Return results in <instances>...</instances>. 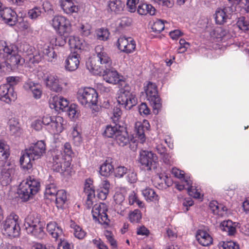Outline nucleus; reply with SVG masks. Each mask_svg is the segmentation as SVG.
<instances>
[{"mask_svg":"<svg viewBox=\"0 0 249 249\" xmlns=\"http://www.w3.org/2000/svg\"><path fill=\"white\" fill-rule=\"evenodd\" d=\"M139 161L147 170L157 169L159 163L157 156L151 151L142 150L140 152Z\"/></svg>","mask_w":249,"mask_h":249,"instance_id":"6e6552de","label":"nucleus"},{"mask_svg":"<svg viewBox=\"0 0 249 249\" xmlns=\"http://www.w3.org/2000/svg\"><path fill=\"white\" fill-rule=\"evenodd\" d=\"M132 20L130 18L124 17L120 18L119 23V27L121 28H124L129 26L131 24Z\"/></svg>","mask_w":249,"mask_h":249,"instance_id":"e2e57ef3","label":"nucleus"},{"mask_svg":"<svg viewBox=\"0 0 249 249\" xmlns=\"http://www.w3.org/2000/svg\"><path fill=\"white\" fill-rule=\"evenodd\" d=\"M64 160H65V158L63 154L60 152L57 151L53 157V169L54 170L56 166L59 165Z\"/></svg>","mask_w":249,"mask_h":249,"instance_id":"3c124183","label":"nucleus"},{"mask_svg":"<svg viewBox=\"0 0 249 249\" xmlns=\"http://www.w3.org/2000/svg\"><path fill=\"white\" fill-rule=\"evenodd\" d=\"M44 82L47 88L51 90L58 92L61 91L62 88L59 84V79L56 76L47 74L44 76Z\"/></svg>","mask_w":249,"mask_h":249,"instance_id":"f3484780","label":"nucleus"},{"mask_svg":"<svg viewBox=\"0 0 249 249\" xmlns=\"http://www.w3.org/2000/svg\"><path fill=\"white\" fill-rule=\"evenodd\" d=\"M107 210V205L104 203L95 204L92 210L93 219L101 224L108 225L109 220L106 213Z\"/></svg>","mask_w":249,"mask_h":249,"instance_id":"9b49d317","label":"nucleus"},{"mask_svg":"<svg viewBox=\"0 0 249 249\" xmlns=\"http://www.w3.org/2000/svg\"><path fill=\"white\" fill-rule=\"evenodd\" d=\"M60 242L58 244L57 249H72L73 245L69 243L67 240L60 239Z\"/></svg>","mask_w":249,"mask_h":249,"instance_id":"69168bd1","label":"nucleus"},{"mask_svg":"<svg viewBox=\"0 0 249 249\" xmlns=\"http://www.w3.org/2000/svg\"><path fill=\"white\" fill-rule=\"evenodd\" d=\"M69 159H67V158L65 157V160L61 162L59 165H57L56 168H54V171L61 173H64L65 172L68 171L71 165Z\"/></svg>","mask_w":249,"mask_h":249,"instance_id":"a18cd8bd","label":"nucleus"},{"mask_svg":"<svg viewBox=\"0 0 249 249\" xmlns=\"http://www.w3.org/2000/svg\"><path fill=\"white\" fill-rule=\"evenodd\" d=\"M70 226L73 229V233L76 238L82 239L85 237L86 233L80 226L74 222H72Z\"/></svg>","mask_w":249,"mask_h":249,"instance_id":"a19ab883","label":"nucleus"},{"mask_svg":"<svg viewBox=\"0 0 249 249\" xmlns=\"http://www.w3.org/2000/svg\"><path fill=\"white\" fill-rule=\"evenodd\" d=\"M237 26L241 30L249 31V21L246 19L245 17H241L236 23Z\"/></svg>","mask_w":249,"mask_h":249,"instance_id":"09e8293b","label":"nucleus"},{"mask_svg":"<svg viewBox=\"0 0 249 249\" xmlns=\"http://www.w3.org/2000/svg\"><path fill=\"white\" fill-rule=\"evenodd\" d=\"M68 35L65 34L63 35H60V36L55 38V44L56 46H63L66 43L67 40H68Z\"/></svg>","mask_w":249,"mask_h":249,"instance_id":"6e6d98bb","label":"nucleus"},{"mask_svg":"<svg viewBox=\"0 0 249 249\" xmlns=\"http://www.w3.org/2000/svg\"><path fill=\"white\" fill-rule=\"evenodd\" d=\"M122 114V112L120 108L117 107L114 108L113 110V116L111 119L115 124L119 121Z\"/></svg>","mask_w":249,"mask_h":249,"instance_id":"0e129e2a","label":"nucleus"},{"mask_svg":"<svg viewBox=\"0 0 249 249\" xmlns=\"http://www.w3.org/2000/svg\"><path fill=\"white\" fill-rule=\"evenodd\" d=\"M121 127L120 125H117V124L115 126L107 125L104 130L103 135L107 138H115L117 132L120 130Z\"/></svg>","mask_w":249,"mask_h":249,"instance_id":"4c0bfd02","label":"nucleus"},{"mask_svg":"<svg viewBox=\"0 0 249 249\" xmlns=\"http://www.w3.org/2000/svg\"><path fill=\"white\" fill-rule=\"evenodd\" d=\"M142 194L147 200L154 201L158 200V196L151 188H146L142 191Z\"/></svg>","mask_w":249,"mask_h":249,"instance_id":"79ce46f5","label":"nucleus"},{"mask_svg":"<svg viewBox=\"0 0 249 249\" xmlns=\"http://www.w3.org/2000/svg\"><path fill=\"white\" fill-rule=\"evenodd\" d=\"M49 103L51 108L55 110L59 109L64 111L69 105V102L66 99L58 96H54L51 98Z\"/></svg>","mask_w":249,"mask_h":249,"instance_id":"6ab92c4d","label":"nucleus"},{"mask_svg":"<svg viewBox=\"0 0 249 249\" xmlns=\"http://www.w3.org/2000/svg\"><path fill=\"white\" fill-rule=\"evenodd\" d=\"M25 61H26L25 59L21 57L18 51L17 53H14L7 57V63L8 65L7 67L11 69H14L18 67V65H22Z\"/></svg>","mask_w":249,"mask_h":249,"instance_id":"b1692460","label":"nucleus"},{"mask_svg":"<svg viewBox=\"0 0 249 249\" xmlns=\"http://www.w3.org/2000/svg\"><path fill=\"white\" fill-rule=\"evenodd\" d=\"M61 119L60 117H53L52 122H51L48 127L51 132L55 133L62 131V125L61 123Z\"/></svg>","mask_w":249,"mask_h":249,"instance_id":"2f4dec72","label":"nucleus"},{"mask_svg":"<svg viewBox=\"0 0 249 249\" xmlns=\"http://www.w3.org/2000/svg\"><path fill=\"white\" fill-rule=\"evenodd\" d=\"M77 98L82 105L90 107L96 105L98 94L94 89L85 88L78 90L77 94Z\"/></svg>","mask_w":249,"mask_h":249,"instance_id":"39448f33","label":"nucleus"},{"mask_svg":"<svg viewBox=\"0 0 249 249\" xmlns=\"http://www.w3.org/2000/svg\"><path fill=\"white\" fill-rule=\"evenodd\" d=\"M10 155L9 146L6 142L0 140V160H5L8 159Z\"/></svg>","mask_w":249,"mask_h":249,"instance_id":"f704fd0d","label":"nucleus"},{"mask_svg":"<svg viewBox=\"0 0 249 249\" xmlns=\"http://www.w3.org/2000/svg\"><path fill=\"white\" fill-rule=\"evenodd\" d=\"M154 3L167 8H171L174 5L173 0H151Z\"/></svg>","mask_w":249,"mask_h":249,"instance_id":"4d7b16f0","label":"nucleus"},{"mask_svg":"<svg viewBox=\"0 0 249 249\" xmlns=\"http://www.w3.org/2000/svg\"><path fill=\"white\" fill-rule=\"evenodd\" d=\"M24 89L27 90L32 91L33 96L36 99L40 98L42 91L38 85L35 84L32 82H27L24 85Z\"/></svg>","mask_w":249,"mask_h":249,"instance_id":"c85d7f7f","label":"nucleus"},{"mask_svg":"<svg viewBox=\"0 0 249 249\" xmlns=\"http://www.w3.org/2000/svg\"><path fill=\"white\" fill-rule=\"evenodd\" d=\"M60 7L64 13L70 16L77 14L79 10L78 6L74 2L67 3V4Z\"/></svg>","mask_w":249,"mask_h":249,"instance_id":"72a5a7b5","label":"nucleus"},{"mask_svg":"<svg viewBox=\"0 0 249 249\" xmlns=\"http://www.w3.org/2000/svg\"><path fill=\"white\" fill-rule=\"evenodd\" d=\"M17 98L16 93L14 92L13 87L10 85H2L0 86V100L9 103L14 101Z\"/></svg>","mask_w":249,"mask_h":249,"instance_id":"4468645a","label":"nucleus"},{"mask_svg":"<svg viewBox=\"0 0 249 249\" xmlns=\"http://www.w3.org/2000/svg\"><path fill=\"white\" fill-rule=\"evenodd\" d=\"M129 90L130 88L127 86L122 89L117 99L118 103L123 106L126 109H130L137 103L135 95Z\"/></svg>","mask_w":249,"mask_h":249,"instance_id":"423d86ee","label":"nucleus"},{"mask_svg":"<svg viewBox=\"0 0 249 249\" xmlns=\"http://www.w3.org/2000/svg\"><path fill=\"white\" fill-rule=\"evenodd\" d=\"M96 57L87 63V67L89 71L94 74H101L103 70L110 67L112 60L102 46L95 48Z\"/></svg>","mask_w":249,"mask_h":249,"instance_id":"f257e3e1","label":"nucleus"},{"mask_svg":"<svg viewBox=\"0 0 249 249\" xmlns=\"http://www.w3.org/2000/svg\"><path fill=\"white\" fill-rule=\"evenodd\" d=\"M46 151V145L44 141H38L36 143L25 150L20 158L21 167L28 170L32 167V161L40 158Z\"/></svg>","mask_w":249,"mask_h":249,"instance_id":"f03ea898","label":"nucleus"},{"mask_svg":"<svg viewBox=\"0 0 249 249\" xmlns=\"http://www.w3.org/2000/svg\"><path fill=\"white\" fill-rule=\"evenodd\" d=\"M52 26L60 35L69 34L71 32V24L65 17L56 16L52 19Z\"/></svg>","mask_w":249,"mask_h":249,"instance_id":"f8f14e48","label":"nucleus"},{"mask_svg":"<svg viewBox=\"0 0 249 249\" xmlns=\"http://www.w3.org/2000/svg\"><path fill=\"white\" fill-rule=\"evenodd\" d=\"M63 149L66 157L70 159V157L73 154L71 144L69 142H66L63 145Z\"/></svg>","mask_w":249,"mask_h":249,"instance_id":"774afa93","label":"nucleus"},{"mask_svg":"<svg viewBox=\"0 0 249 249\" xmlns=\"http://www.w3.org/2000/svg\"><path fill=\"white\" fill-rule=\"evenodd\" d=\"M124 3L121 0H108L107 2V10L112 14H119L124 10Z\"/></svg>","mask_w":249,"mask_h":249,"instance_id":"412c9836","label":"nucleus"},{"mask_svg":"<svg viewBox=\"0 0 249 249\" xmlns=\"http://www.w3.org/2000/svg\"><path fill=\"white\" fill-rule=\"evenodd\" d=\"M2 49L4 53V55L6 58L18 51V47L14 44L8 45L5 43V45L2 46Z\"/></svg>","mask_w":249,"mask_h":249,"instance_id":"37998d69","label":"nucleus"},{"mask_svg":"<svg viewBox=\"0 0 249 249\" xmlns=\"http://www.w3.org/2000/svg\"><path fill=\"white\" fill-rule=\"evenodd\" d=\"M117 45L119 50L126 53H132L136 48L135 41L131 37H120Z\"/></svg>","mask_w":249,"mask_h":249,"instance_id":"2eb2a0df","label":"nucleus"},{"mask_svg":"<svg viewBox=\"0 0 249 249\" xmlns=\"http://www.w3.org/2000/svg\"><path fill=\"white\" fill-rule=\"evenodd\" d=\"M232 225L231 221L227 220L221 222L220 226L221 230L227 232L229 235L232 236L236 232V229Z\"/></svg>","mask_w":249,"mask_h":249,"instance_id":"e433bc0d","label":"nucleus"},{"mask_svg":"<svg viewBox=\"0 0 249 249\" xmlns=\"http://www.w3.org/2000/svg\"><path fill=\"white\" fill-rule=\"evenodd\" d=\"M54 198H55L57 207L63 208L67 201L66 192L64 190H58Z\"/></svg>","mask_w":249,"mask_h":249,"instance_id":"7c9ffc66","label":"nucleus"},{"mask_svg":"<svg viewBox=\"0 0 249 249\" xmlns=\"http://www.w3.org/2000/svg\"><path fill=\"white\" fill-rule=\"evenodd\" d=\"M68 44L71 49L82 50L84 48V40L75 36H68Z\"/></svg>","mask_w":249,"mask_h":249,"instance_id":"cd10ccee","label":"nucleus"},{"mask_svg":"<svg viewBox=\"0 0 249 249\" xmlns=\"http://www.w3.org/2000/svg\"><path fill=\"white\" fill-rule=\"evenodd\" d=\"M42 11L41 8L39 7H35L32 9L29 10L28 16L32 19H36L40 16Z\"/></svg>","mask_w":249,"mask_h":249,"instance_id":"603ef678","label":"nucleus"},{"mask_svg":"<svg viewBox=\"0 0 249 249\" xmlns=\"http://www.w3.org/2000/svg\"><path fill=\"white\" fill-rule=\"evenodd\" d=\"M113 170V166L106 160L100 166L99 172L102 176L108 177L112 173Z\"/></svg>","mask_w":249,"mask_h":249,"instance_id":"ea45409f","label":"nucleus"},{"mask_svg":"<svg viewBox=\"0 0 249 249\" xmlns=\"http://www.w3.org/2000/svg\"><path fill=\"white\" fill-rule=\"evenodd\" d=\"M20 49L24 53V59L29 64H37L41 61L42 55L29 44L22 43L20 45Z\"/></svg>","mask_w":249,"mask_h":249,"instance_id":"1a4fd4ad","label":"nucleus"},{"mask_svg":"<svg viewBox=\"0 0 249 249\" xmlns=\"http://www.w3.org/2000/svg\"><path fill=\"white\" fill-rule=\"evenodd\" d=\"M79 55L75 52L69 55L65 61L66 69L69 71L76 70L79 65Z\"/></svg>","mask_w":249,"mask_h":249,"instance_id":"4be33fe9","label":"nucleus"},{"mask_svg":"<svg viewBox=\"0 0 249 249\" xmlns=\"http://www.w3.org/2000/svg\"><path fill=\"white\" fill-rule=\"evenodd\" d=\"M196 238L198 243L203 246H208L213 242L212 237L208 232L203 230L197 231Z\"/></svg>","mask_w":249,"mask_h":249,"instance_id":"393cba45","label":"nucleus"},{"mask_svg":"<svg viewBox=\"0 0 249 249\" xmlns=\"http://www.w3.org/2000/svg\"><path fill=\"white\" fill-rule=\"evenodd\" d=\"M101 74L104 80L110 84H116L120 80L117 71L111 66L103 69Z\"/></svg>","mask_w":249,"mask_h":249,"instance_id":"dca6fc26","label":"nucleus"},{"mask_svg":"<svg viewBox=\"0 0 249 249\" xmlns=\"http://www.w3.org/2000/svg\"><path fill=\"white\" fill-rule=\"evenodd\" d=\"M18 216L10 214L4 221L3 229L5 234L10 237H16L19 234L20 227L18 222Z\"/></svg>","mask_w":249,"mask_h":249,"instance_id":"0eeeda50","label":"nucleus"},{"mask_svg":"<svg viewBox=\"0 0 249 249\" xmlns=\"http://www.w3.org/2000/svg\"><path fill=\"white\" fill-rule=\"evenodd\" d=\"M46 229L48 232L56 240L60 237L63 234L62 230L57 226L55 222L49 223L47 225Z\"/></svg>","mask_w":249,"mask_h":249,"instance_id":"a878e982","label":"nucleus"},{"mask_svg":"<svg viewBox=\"0 0 249 249\" xmlns=\"http://www.w3.org/2000/svg\"><path fill=\"white\" fill-rule=\"evenodd\" d=\"M179 43L180 47L178 49V53L185 52L190 46V44L186 42L184 39H180Z\"/></svg>","mask_w":249,"mask_h":249,"instance_id":"338daca9","label":"nucleus"},{"mask_svg":"<svg viewBox=\"0 0 249 249\" xmlns=\"http://www.w3.org/2000/svg\"><path fill=\"white\" fill-rule=\"evenodd\" d=\"M76 106L75 104H71L68 107L65 111H67L69 117L71 119H74L78 117V113L76 110Z\"/></svg>","mask_w":249,"mask_h":249,"instance_id":"864d4df0","label":"nucleus"},{"mask_svg":"<svg viewBox=\"0 0 249 249\" xmlns=\"http://www.w3.org/2000/svg\"><path fill=\"white\" fill-rule=\"evenodd\" d=\"M109 36L108 31L104 29H100L97 31V37L100 40H106Z\"/></svg>","mask_w":249,"mask_h":249,"instance_id":"13d9d810","label":"nucleus"},{"mask_svg":"<svg viewBox=\"0 0 249 249\" xmlns=\"http://www.w3.org/2000/svg\"><path fill=\"white\" fill-rule=\"evenodd\" d=\"M145 130H148V127L147 126H144L143 124H142L140 122H138L136 124V137L138 138L141 143H143L145 140V136L144 134V131Z\"/></svg>","mask_w":249,"mask_h":249,"instance_id":"473e14b6","label":"nucleus"},{"mask_svg":"<svg viewBox=\"0 0 249 249\" xmlns=\"http://www.w3.org/2000/svg\"><path fill=\"white\" fill-rule=\"evenodd\" d=\"M84 192L89 196H95V190L93 181L90 178L87 179L85 182Z\"/></svg>","mask_w":249,"mask_h":249,"instance_id":"c03bdc74","label":"nucleus"},{"mask_svg":"<svg viewBox=\"0 0 249 249\" xmlns=\"http://www.w3.org/2000/svg\"><path fill=\"white\" fill-rule=\"evenodd\" d=\"M220 249H239V245L233 241H223L219 243Z\"/></svg>","mask_w":249,"mask_h":249,"instance_id":"49530a36","label":"nucleus"},{"mask_svg":"<svg viewBox=\"0 0 249 249\" xmlns=\"http://www.w3.org/2000/svg\"><path fill=\"white\" fill-rule=\"evenodd\" d=\"M114 200L116 204L118 205V207H120V209H122L124 205V197L123 194L121 193H116L114 196Z\"/></svg>","mask_w":249,"mask_h":249,"instance_id":"5fc2aeb1","label":"nucleus"},{"mask_svg":"<svg viewBox=\"0 0 249 249\" xmlns=\"http://www.w3.org/2000/svg\"><path fill=\"white\" fill-rule=\"evenodd\" d=\"M9 131L10 134L16 136H19L22 132L19 123L17 119L13 118L9 120Z\"/></svg>","mask_w":249,"mask_h":249,"instance_id":"c756f323","label":"nucleus"},{"mask_svg":"<svg viewBox=\"0 0 249 249\" xmlns=\"http://www.w3.org/2000/svg\"><path fill=\"white\" fill-rule=\"evenodd\" d=\"M172 174L176 178H183L185 182L186 183V185L188 186L187 189L188 193L189 195L195 198H198L200 196V193L197 192L194 193L193 189H192V182L190 180L184 179L183 171L180 170L176 168H173L172 170Z\"/></svg>","mask_w":249,"mask_h":249,"instance_id":"aec40b11","label":"nucleus"},{"mask_svg":"<svg viewBox=\"0 0 249 249\" xmlns=\"http://www.w3.org/2000/svg\"><path fill=\"white\" fill-rule=\"evenodd\" d=\"M139 0H127L126 7L128 11L131 13L135 12L136 10V4L139 2Z\"/></svg>","mask_w":249,"mask_h":249,"instance_id":"680f3d73","label":"nucleus"},{"mask_svg":"<svg viewBox=\"0 0 249 249\" xmlns=\"http://www.w3.org/2000/svg\"><path fill=\"white\" fill-rule=\"evenodd\" d=\"M14 173V169L10 165L4 166L1 171L0 181L3 186L7 185L12 180V175Z\"/></svg>","mask_w":249,"mask_h":249,"instance_id":"5701e85b","label":"nucleus"},{"mask_svg":"<svg viewBox=\"0 0 249 249\" xmlns=\"http://www.w3.org/2000/svg\"><path fill=\"white\" fill-rule=\"evenodd\" d=\"M232 12V7L231 6H225L222 8H217L214 15L215 23L219 25L225 24L228 20L231 18Z\"/></svg>","mask_w":249,"mask_h":249,"instance_id":"ddd939ff","label":"nucleus"},{"mask_svg":"<svg viewBox=\"0 0 249 249\" xmlns=\"http://www.w3.org/2000/svg\"><path fill=\"white\" fill-rule=\"evenodd\" d=\"M72 140L73 144L77 146H80L82 143V138L80 133V129L78 125L73 126L71 132Z\"/></svg>","mask_w":249,"mask_h":249,"instance_id":"c9c22d12","label":"nucleus"},{"mask_svg":"<svg viewBox=\"0 0 249 249\" xmlns=\"http://www.w3.org/2000/svg\"><path fill=\"white\" fill-rule=\"evenodd\" d=\"M115 140L118 144L121 146L126 145L129 142V138L127 132L122 127L117 132Z\"/></svg>","mask_w":249,"mask_h":249,"instance_id":"bb28decb","label":"nucleus"},{"mask_svg":"<svg viewBox=\"0 0 249 249\" xmlns=\"http://www.w3.org/2000/svg\"><path fill=\"white\" fill-rule=\"evenodd\" d=\"M58 190L56 187L55 184L53 183H50L47 185L45 196L48 199H53L57 193Z\"/></svg>","mask_w":249,"mask_h":249,"instance_id":"58836bf2","label":"nucleus"},{"mask_svg":"<svg viewBox=\"0 0 249 249\" xmlns=\"http://www.w3.org/2000/svg\"><path fill=\"white\" fill-rule=\"evenodd\" d=\"M0 16L6 23L11 26L15 25L17 21V14L10 8L5 7L0 10Z\"/></svg>","mask_w":249,"mask_h":249,"instance_id":"a211bd4d","label":"nucleus"},{"mask_svg":"<svg viewBox=\"0 0 249 249\" xmlns=\"http://www.w3.org/2000/svg\"><path fill=\"white\" fill-rule=\"evenodd\" d=\"M45 224L41 221L40 215L30 213L25 218L23 227L27 233L37 238H42L44 236L43 231Z\"/></svg>","mask_w":249,"mask_h":249,"instance_id":"7ed1b4c3","label":"nucleus"},{"mask_svg":"<svg viewBox=\"0 0 249 249\" xmlns=\"http://www.w3.org/2000/svg\"><path fill=\"white\" fill-rule=\"evenodd\" d=\"M145 91L147 100L153 105L154 111L157 110L156 113H158V109L161 107V104L158 93L157 86L155 84L149 82Z\"/></svg>","mask_w":249,"mask_h":249,"instance_id":"9d476101","label":"nucleus"},{"mask_svg":"<svg viewBox=\"0 0 249 249\" xmlns=\"http://www.w3.org/2000/svg\"><path fill=\"white\" fill-rule=\"evenodd\" d=\"M164 28V22L160 19H158L153 23L151 26L152 31L155 33H160Z\"/></svg>","mask_w":249,"mask_h":249,"instance_id":"8fccbe9b","label":"nucleus"},{"mask_svg":"<svg viewBox=\"0 0 249 249\" xmlns=\"http://www.w3.org/2000/svg\"><path fill=\"white\" fill-rule=\"evenodd\" d=\"M142 218V213L138 209H136L131 212L129 215V219L132 223H138Z\"/></svg>","mask_w":249,"mask_h":249,"instance_id":"de8ad7c7","label":"nucleus"},{"mask_svg":"<svg viewBox=\"0 0 249 249\" xmlns=\"http://www.w3.org/2000/svg\"><path fill=\"white\" fill-rule=\"evenodd\" d=\"M127 171L128 169L124 166H120L115 169L114 175L116 177L121 178L126 174Z\"/></svg>","mask_w":249,"mask_h":249,"instance_id":"052dcab7","label":"nucleus"},{"mask_svg":"<svg viewBox=\"0 0 249 249\" xmlns=\"http://www.w3.org/2000/svg\"><path fill=\"white\" fill-rule=\"evenodd\" d=\"M40 188V183L34 178L29 177L19 185L18 193L24 201H27L36 194Z\"/></svg>","mask_w":249,"mask_h":249,"instance_id":"20e7f679","label":"nucleus"},{"mask_svg":"<svg viewBox=\"0 0 249 249\" xmlns=\"http://www.w3.org/2000/svg\"><path fill=\"white\" fill-rule=\"evenodd\" d=\"M126 179L130 183H133L136 182L137 180V174L133 170H128L126 174Z\"/></svg>","mask_w":249,"mask_h":249,"instance_id":"bf43d9fd","label":"nucleus"}]
</instances>
